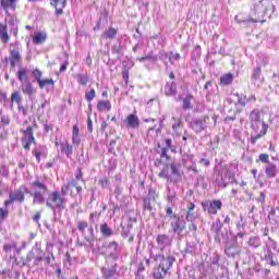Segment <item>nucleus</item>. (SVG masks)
I'll return each mask as SVG.
<instances>
[{"label":"nucleus","mask_w":279,"mask_h":279,"mask_svg":"<svg viewBox=\"0 0 279 279\" xmlns=\"http://www.w3.org/2000/svg\"><path fill=\"white\" fill-rule=\"evenodd\" d=\"M191 99H193L192 95H189L187 97L184 98V100H183V109L184 110H191V108H193L191 106Z\"/></svg>","instance_id":"34"},{"label":"nucleus","mask_w":279,"mask_h":279,"mask_svg":"<svg viewBox=\"0 0 279 279\" xmlns=\"http://www.w3.org/2000/svg\"><path fill=\"white\" fill-rule=\"evenodd\" d=\"M238 104H240V106H245V97L239 98Z\"/></svg>","instance_id":"61"},{"label":"nucleus","mask_w":279,"mask_h":279,"mask_svg":"<svg viewBox=\"0 0 279 279\" xmlns=\"http://www.w3.org/2000/svg\"><path fill=\"white\" fill-rule=\"evenodd\" d=\"M9 245L11 246V250H15L17 254L21 252V250H19V245L16 244V242H11Z\"/></svg>","instance_id":"51"},{"label":"nucleus","mask_w":279,"mask_h":279,"mask_svg":"<svg viewBox=\"0 0 279 279\" xmlns=\"http://www.w3.org/2000/svg\"><path fill=\"white\" fill-rule=\"evenodd\" d=\"M76 180H82V170H78V173L76 174Z\"/></svg>","instance_id":"64"},{"label":"nucleus","mask_w":279,"mask_h":279,"mask_svg":"<svg viewBox=\"0 0 279 279\" xmlns=\"http://www.w3.org/2000/svg\"><path fill=\"white\" fill-rule=\"evenodd\" d=\"M240 252L241 251H239L236 247H228L225 250V254H227V256H231L232 258H234L236 254H240Z\"/></svg>","instance_id":"31"},{"label":"nucleus","mask_w":279,"mask_h":279,"mask_svg":"<svg viewBox=\"0 0 279 279\" xmlns=\"http://www.w3.org/2000/svg\"><path fill=\"white\" fill-rule=\"evenodd\" d=\"M3 250L7 254H10V252H12V246H10V244H4Z\"/></svg>","instance_id":"57"},{"label":"nucleus","mask_w":279,"mask_h":279,"mask_svg":"<svg viewBox=\"0 0 279 279\" xmlns=\"http://www.w3.org/2000/svg\"><path fill=\"white\" fill-rule=\"evenodd\" d=\"M66 66H69V63L65 62L60 66V73H64V71H66Z\"/></svg>","instance_id":"59"},{"label":"nucleus","mask_w":279,"mask_h":279,"mask_svg":"<svg viewBox=\"0 0 279 279\" xmlns=\"http://www.w3.org/2000/svg\"><path fill=\"white\" fill-rule=\"evenodd\" d=\"M11 101H16L17 106H21V94H19V92L13 93L11 96Z\"/></svg>","instance_id":"38"},{"label":"nucleus","mask_w":279,"mask_h":279,"mask_svg":"<svg viewBox=\"0 0 279 279\" xmlns=\"http://www.w3.org/2000/svg\"><path fill=\"white\" fill-rule=\"evenodd\" d=\"M193 210H195V204L194 203H190L187 205V211H193Z\"/></svg>","instance_id":"60"},{"label":"nucleus","mask_w":279,"mask_h":279,"mask_svg":"<svg viewBox=\"0 0 279 279\" xmlns=\"http://www.w3.org/2000/svg\"><path fill=\"white\" fill-rule=\"evenodd\" d=\"M126 124L129 128H132L133 130H136L138 125H141V122L138 120V116L132 113L126 117Z\"/></svg>","instance_id":"14"},{"label":"nucleus","mask_w":279,"mask_h":279,"mask_svg":"<svg viewBox=\"0 0 279 279\" xmlns=\"http://www.w3.org/2000/svg\"><path fill=\"white\" fill-rule=\"evenodd\" d=\"M185 219L186 221H195V215H193V211H187Z\"/></svg>","instance_id":"49"},{"label":"nucleus","mask_w":279,"mask_h":279,"mask_svg":"<svg viewBox=\"0 0 279 279\" xmlns=\"http://www.w3.org/2000/svg\"><path fill=\"white\" fill-rule=\"evenodd\" d=\"M172 130L175 136H182V132H184L182 120H177V123L172 125Z\"/></svg>","instance_id":"22"},{"label":"nucleus","mask_w":279,"mask_h":279,"mask_svg":"<svg viewBox=\"0 0 279 279\" xmlns=\"http://www.w3.org/2000/svg\"><path fill=\"white\" fill-rule=\"evenodd\" d=\"M154 260H156L157 263L159 262V266L153 272V278L165 279V277L169 272V269L173 267V263H175V257L173 256L165 257L163 255L159 254L154 256Z\"/></svg>","instance_id":"2"},{"label":"nucleus","mask_w":279,"mask_h":279,"mask_svg":"<svg viewBox=\"0 0 279 279\" xmlns=\"http://www.w3.org/2000/svg\"><path fill=\"white\" fill-rule=\"evenodd\" d=\"M271 7H274V4H271L269 0H262L255 3L250 21H252V23H262L263 19H265L267 10H269Z\"/></svg>","instance_id":"3"},{"label":"nucleus","mask_w":279,"mask_h":279,"mask_svg":"<svg viewBox=\"0 0 279 279\" xmlns=\"http://www.w3.org/2000/svg\"><path fill=\"white\" fill-rule=\"evenodd\" d=\"M144 210H148V213H151V210H154V207H151V199L144 198Z\"/></svg>","instance_id":"35"},{"label":"nucleus","mask_w":279,"mask_h":279,"mask_svg":"<svg viewBox=\"0 0 279 279\" xmlns=\"http://www.w3.org/2000/svg\"><path fill=\"white\" fill-rule=\"evenodd\" d=\"M109 247H110L111 250H117V242H111V243L109 244Z\"/></svg>","instance_id":"62"},{"label":"nucleus","mask_w":279,"mask_h":279,"mask_svg":"<svg viewBox=\"0 0 279 279\" xmlns=\"http://www.w3.org/2000/svg\"><path fill=\"white\" fill-rule=\"evenodd\" d=\"M45 40H47V34L45 33H37L33 38L34 45H40L41 43H45Z\"/></svg>","instance_id":"24"},{"label":"nucleus","mask_w":279,"mask_h":279,"mask_svg":"<svg viewBox=\"0 0 279 279\" xmlns=\"http://www.w3.org/2000/svg\"><path fill=\"white\" fill-rule=\"evenodd\" d=\"M265 173L267 178H276L278 173V167L276 166V163H268L265 169Z\"/></svg>","instance_id":"16"},{"label":"nucleus","mask_w":279,"mask_h":279,"mask_svg":"<svg viewBox=\"0 0 279 279\" xmlns=\"http://www.w3.org/2000/svg\"><path fill=\"white\" fill-rule=\"evenodd\" d=\"M221 228H223V225H221L220 220H217L216 222L213 223L211 226V232H215V234H219L221 232Z\"/></svg>","instance_id":"29"},{"label":"nucleus","mask_w":279,"mask_h":279,"mask_svg":"<svg viewBox=\"0 0 279 279\" xmlns=\"http://www.w3.org/2000/svg\"><path fill=\"white\" fill-rule=\"evenodd\" d=\"M122 65L128 69H132V66H134V63L132 61H123Z\"/></svg>","instance_id":"50"},{"label":"nucleus","mask_w":279,"mask_h":279,"mask_svg":"<svg viewBox=\"0 0 279 279\" xmlns=\"http://www.w3.org/2000/svg\"><path fill=\"white\" fill-rule=\"evenodd\" d=\"M19 110L22 112V114H24V117L27 116V109H25V107L19 105Z\"/></svg>","instance_id":"58"},{"label":"nucleus","mask_w":279,"mask_h":279,"mask_svg":"<svg viewBox=\"0 0 279 279\" xmlns=\"http://www.w3.org/2000/svg\"><path fill=\"white\" fill-rule=\"evenodd\" d=\"M10 60L21 62V52L19 51V49H13L10 51Z\"/></svg>","instance_id":"30"},{"label":"nucleus","mask_w":279,"mask_h":279,"mask_svg":"<svg viewBox=\"0 0 279 279\" xmlns=\"http://www.w3.org/2000/svg\"><path fill=\"white\" fill-rule=\"evenodd\" d=\"M233 80H234V75L232 73H228L220 78V84H222V86H228L232 84Z\"/></svg>","instance_id":"23"},{"label":"nucleus","mask_w":279,"mask_h":279,"mask_svg":"<svg viewBox=\"0 0 279 279\" xmlns=\"http://www.w3.org/2000/svg\"><path fill=\"white\" fill-rule=\"evenodd\" d=\"M259 160H260V162H264V163H266V165H269L270 162H269V155H267V154H260L259 155Z\"/></svg>","instance_id":"45"},{"label":"nucleus","mask_w":279,"mask_h":279,"mask_svg":"<svg viewBox=\"0 0 279 279\" xmlns=\"http://www.w3.org/2000/svg\"><path fill=\"white\" fill-rule=\"evenodd\" d=\"M87 130L88 132H93V120H90V118L87 120Z\"/></svg>","instance_id":"55"},{"label":"nucleus","mask_w":279,"mask_h":279,"mask_svg":"<svg viewBox=\"0 0 279 279\" xmlns=\"http://www.w3.org/2000/svg\"><path fill=\"white\" fill-rule=\"evenodd\" d=\"M250 123L251 129L254 132L251 134V143L256 145V141H258V138H263V136L267 134L269 126L265 122L260 121V111H258V109H254L250 113Z\"/></svg>","instance_id":"1"},{"label":"nucleus","mask_w":279,"mask_h":279,"mask_svg":"<svg viewBox=\"0 0 279 279\" xmlns=\"http://www.w3.org/2000/svg\"><path fill=\"white\" fill-rule=\"evenodd\" d=\"M157 245L159 250H165V247H170L171 243H173V240L167 235V234H159L156 238Z\"/></svg>","instance_id":"9"},{"label":"nucleus","mask_w":279,"mask_h":279,"mask_svg":"<svg viewBox=\"0 0 279 279\" xmlns=\"http://www.w3.org/2000/svg\"><path fill=\"white\" fill-rule=\"evenodd\" d=\"M221 206H223L221 201H213L205 207V210H207L209 215H217V211L221 210Z\"/></svg>","instance_id":"12"},{"label":"nucleus","mask_w":279,"mask_h":279,"mask_svg":"<svg viewBox=\"0 0 279 279\" xmlns=\"http://www.w3.org/2000/svg\"><path fill=\"white\" fill-rule=\"evenodd\" d=\"M207 119H208V117H205L199 120H193L191 122L192 130H194V132H196V134H199V132H204V130H206V128H208L207 122H206Z\"/></svg>","instance_id":"8"},{"label":"nucleus","mask_w":279,"mask_h":279,"mask_svg":"<svg viewBox=\"0 0 279 279\" xmlns=\"http://www.w3.org/2000/svg\"><path fill=\"white\" fill-rule=\"evenodd\" d=\"M50 5L56 9L57 16L63 14L64 8H66V0H50Z\"/></svg>","instance_id":"11"},{"label":"nucleus","mask_w":279,"mask_h":279,"mask_svg":"<svg viewBox=\"0 0 279 279\" xmlns=\"http://www.w3.org/2000/svg\"><path fill=\"white\" fill-rule=\"evenodd\" d=\"M50 130H53V126L45 124V132H49Z\"/></svg>","instance_id":"63"},{"label":"nucleus","mask_w":279,"mask_h":279,"mask_svg":"<svg viewBox=\"0 0 279 279\" xmlns=\"http://www.w3.org/2000/svg\"><path fill=\"white\" fill-rule=\"evenodd\" d=\"M77 82H80L82 86H86V84H88V75L78 74Z\"/></svg>","instance_id":"36"},{"label":"nucleus","mask_w":279,"mask_h":279,"mask_svg":"<svg viewBox=\"0 0 279 279\" xmlns=\"http://www.w3.org/2000/svg\"><path fill=\"white\" fill-rule=\"evenodd\" d=\"M248 245L251 247H260V239H258L256 236L250 238Z\"/></svg>","instance_id":"33"},{"label":"nucleus","mask_w":279,"mask_h":279,"mask_svg":"<svg viewBox=\"0 0 279 279\" xmlns=\"http://www.w3.org/2000/svg\"><path fill=\"white\" fill-rule=\"evenodd\" d=\"M72 143L80 145V135H72Z\"/></svg>","instance_id":"54"},{"label":"nucleus","mask_w":279,"mask_h":279,"mask_svg":"<svg viewBox=\"0 0 279 279\" xmlns=\"http://www.w3.org/2000/svg\"><path fill=\"white\" fill-rule=\"evenodd\" d=\"M116 36H117V29L113 27H110L102 33L101 38L112 40V38H116Z\"/></svg>","instance_id":"21"},{"label":"nucleus","mask_w":279,"mask_h":279,"mask_svg":"<svg viewBox=\"0 0 279 279\" xmlns=\"http://www.w3.org/2000/svg\"><path fill=\"white\" fill-rule=\"evenodd\" d=\"M0 40L3 45L10 43V35L8 34V24L0 23Z\"/></svg>","instance_id":"13"},{"label":"nucleus","mask_w":279,"mask_h":279,"mask_svg":"<svg viewBox=\"0 0 279 279\" xmlns=\"http://www.w3.org/2000/svg\"><path fill=\"white\" fill-rule=\"evenodd\" d=\"M14 202H20V203L25 202V194H23L22 191L11 192L9 194V199L4 202V206L8 207L10 206V204H14Z\"/></svg>","instance_id":"7"},{"label":"nucleus","mask_w":279,"mask_h":279,"mask_svg":"<svg viewBox=\"0 0 279 279\" xmlns=\"http://www.w3.org/2000/svg\"><path fill=\"white\" fill-rule=\"evenodd\" d=\"M87 101H93L95 99V89H90L88 93L85 95Z\"/></svg>","instance_id":"46"},{"label":"nucleus","mask_w":279,"mask_h":279,"mask_svg":"<svg viewBox=\"0 0 279 279\" xmlns=\"http://www.w3.org/2000/svg\"><path fill=\"white\" fill-rule=\"evenodd\" d=\"M122 77H123L125 84H128V82L130 81V71L123 70L122 71Z\"/></svg>","instance_id":"47"},{"label":"nucleus","mask_w":279,"mask_h":279,"mask_svg":"<svg viewBox=\"0 0 279 279\" xmlns=\"http://www.w3.org/2000/svg\"><path fill=\"white\" fill-rule=\"evenodd\" d=\"M175 90H177V87H175V83H173V82L172 83H168L165 86V93L168 96L175 95Z\"/></svg>","instance_id":"25"},{"label":"nucleus","mask_w":279,"mask_h":279,"mask_svg":"<svg viewBox=\"0 0 279 279\" xmlns=\"http://www.w3.org/2000/svg\"><path fill=\"white\" fill-rule=\"evenodd\" d=\"M16 1L19 0H0V5L2 10H16Z\"/></svg>","instance_id":"15"},{"label":"nucleus","mask_w":279,"mask_h":279,"mask_svg":"<svg viewBox=\"0 0 279 279\" xmlns=\"http://www.w3.org/2000/svg\"><path fill=\"white\" fill-rule=\"evenodd\" d=\"M21 88L24 95H28V97H32V95H34V86L29 81L26 83H22Z\"/></svg>","instance_id":"18"},{"label":"nucleus","mask_w":279,"mask_h":279,"mask_svg":"<svg viewBox=\"0 0 279 279\" xmlns=\"http://www.w3.org/2000/svg\"><path fill=\"white\" fill-rule=\"evenodd\" d=\"M39 88H45V86H53V78H45L38 82Z\"/></svg>","instance_id":"32"},{"label":"nucleus","mask_w":279,"mask_h":279,"mask_svg":"<svg viewBox=\"0 0 279 279\" xmlns=\"http://www.w3.org/2000/svg\"><path fill=\"white\" fill-rule=\"evenodd\" d=\"M201 165H203V167H210V161L208 159H201Z\"/></svg>","instance_id":"56"},{"label":"nucleus","mask_w":279,"mask_h":279,"mask_svg":"<svg viewBox=\"0 0 279 279\" xmlns=\"http://www.w3.org/2000/svg\"><path fill=\"white\" fill-rule=\"evenodd\" d=\"M17 80H20L21 84H25L29 82V76L27 75V69L20 68L17 71Z\"/></svg>","instance_id":"17"},{"label":"nucleus","mask_w":279,"mask_h":279,"mask_svg":"<svg viewBox=\"0 0 279 279\" xmlns=\"http://www.w3.org/2000/svg\"><path fill=\"white\" fill-rule=\"evenodd\" d=\"M8 209L0 208V221H4L8 218Z\"/></svg>","instance_id":"43"},{"label":"nucleus","mask_w":279,"mask_h":279,"mask_svg":"<svg viewBox=\"0 0 279 279\" xmlns=\"http://www.w3.org/2000/svg\"><path fill=\"white\" fill-rule=\"evenodd\" d=\"M97 109L99 112H104V110L110 112V110H112V105L108 100H99L97 104Z\"/></svg>","instance_id":"19"},{"label":"nucleus","mask_w":279,"mask_h":279,"mask_svg":"<svg viewBox=\"0 0 279 279\" xmlns=\"http://www.w3.org/2000/svg\"><path fill=\"white\" fill-rule=\"evenodd\" d=\"M180 60V53H173L171 52L169 56V61L171 62V64H173L174 61Z\"/></svg>","instance_id":"44"},{"label":"nucleus","mask_w":279,"mask_h":279,"mask_svg":"<svg viewBox=\"0 0 279 279\" xmlns=\"http://www.w3.org/2000/svg\"><path fill=\"white\" fill-rule=\"evenodd\" d=\"M159 178L169 179V166H166L160 172Z\"/></svg>","instance_id":"40"},{"label":"nucleus","mask_w":279,"mask_h":279,"mask_svg":"<svg viewBox=\"0 0 279 279\" xmlns=\"http://www.w3.org/2000/svg\"><path fill=\"white\" fill-rule=\"evenodd\" d=\"M100 232H101L102 236H112V229H110V227H108V223H102L100 226Z\"/></svg>","instance_id":"26"},{"label":"nucleus","mask_w":279,"mask_h":279,"mask_svg":"<svg viewBox=\"0 0 279 279\" xmlns=\"http://www.w3.org/2000/svg\"><path fill=\"white\" fill-rule=\"evenodd\" d=\"M170 169L173 175H177L178 178H180V168L178 167V165L171 163Z\"/></svg>","instance_id":"41"},{"label":"nucleus","mask_w":279,"mask_h":279,"mask_svg":"<svg viewBox=\"0 0 279 279\" xmlns=\"http://www.w3.org/2000/svg\"><path fill=\"white\" fill-rule=\"evenodd\" d=\"M72 136H80V128L77 125L73 126Z\"/></svg>","instance_id":"52"},{"label":"nucleus","mask_w":279,"mask_h":279,"mask_svg":"<svg viewBox=\"0 0 279 279\" xmlns=\"http://www.w3.org/2000/svg\"><path fill=\"white\" fill-rule=\"evenodd\" d=\"M268 217L270 221H275L276 223H279V207L271 209Z\"/></svg>","instance_id":"27"},{"label":"nucleus","mask_w":279,"mask_h":279,"mask_svg":"<svg viewBox=\"0 0 279 279\" xmlns=\"http://www.w3.org/2000/svg\"><path fill=\"white\" fill-rule=\"evenodd\" d=\"M33 75H34L37 84L43 80V72H40V70H38V69H35L33 71Z\"/></svg>","instance_id":"39"},{"label":"nucleus","mask_w":279,"mask_h":279,"mask_svg":"<svg viewBox=\"0 0 279 279\" xmlns=\"http://www.w3.org/2000/svg\"><path fill=\"white\" fill-rule=\"evenodd\" d=\"M171 228L175 234H182L186 228V221L182 218H174V221L171 222Z\"/></svg>","instance_id":"10"},{"label":"nucleus","mask_w":279,"mask_h":279,"mask_svg":"<svg viewBox=\"0 0 279 279\" xmlns=\"http://www.w3.org/2000/svg\"><path fill=\"white\" fill-rule=\"evenodd\" d=\"M47 193V185L40 181L31 183V196L33 197V204H45V195Z\"/></svg>","instance_id":"5"},{"label":"nucleus","mask_w":279,"mask_h":279,"mask_svg":"<svg viewBox=\"0 0 279 279\" xmlns=\"http://www.w3.org/2000/svg\"><path fill=\"white\" fill-rule=\"evenodd\" d=\"M77 186H80V185L77 184V182L75 180H73V181L69 182L66 185H63L61 187V194L68 195L70 189H77Z\"/></svg>","instance_id":"20"},{"label":"nucleus","mask_w":279,"mask_h":279,"mask_svg":"<svg viewBox=\"0 0 279 279\" xmlns=\"http://www.w3.org/2000/svg\"><path fill=\"white\" fill-rule=\"evenodd\" d=\"M32 143H35L34 138V129L28 126L25 131H23L22 145L26 151H29V146Z\"/></svg>","instance_id":"6"},{"label":"nucleus","mask_w":279,"mask_h":279,"mask_svg":"<svg viewBox=\"0 0 279 279\" xmlns=\"http://www.w3.org/2000/svg\"><path fill=\"white\" fill-rule=\"evenodd\" d=\"M146 198L151 199V202H156V199H158V194L156 193V190L150 189Z\"/></svg>","instance_id":"37"},{"label":"nucleus","mask_w":279,"mask_h":279,"mask_svg":"<svg viewBox=\"0 0 279 279\" xmlns=\"http://www.w3.org/2000/svg\"><path fill=\"white\" fill-rule=\"evenodd\" d=\"M253 80H259L260 77V68H256L252 75Z\"/></svg>","instance_id":"48"},{"label":"nucleus","mask_w":279,"mask_h":279,"mask_svg":"<svg viewBox=\"0 0 279 279\" xmlns=\"http://www.w3.org/2000/svg\"><path fill=\"white\" fill-rule=\"evenodd\" d=\"M66 198H64V195H62V193L60 194L58 191L51 192L46 199L47 208L52 209L53 213H56V210H64Z\"/></svg>","instance_id":"4"},{"label":"nucleus","mask_w":279,"mask_h":279,"mask_svg":"<svg viewBox=\"0 0 279 279\" xmlns=\"http://www.w3.org/2000/svg\"><path fill=\"white\" fill-rule=\"evenodd\" d=\"M61 151L69 157L71 154H73V146L69 145V142H65L61 145Z\"/></svg>","instance_id":"28"},{"label":"nucleus","mask_w":279,"mask_h":279,"mask_svg":"<svg viewBox=\"0 0 279 279\" xmlns=\"http://www.w3.org/2000/svg\"><path fill=\"white\" fill-rule=\"evenodd\" d=\"M1 123H3V125H10V119L3 116L1 117Z\"/></svg>","instance_id":"53"},{"label":"nucleus","mask_w":279,"mask_h":279,"mask_svg":"<svg viewBox=\"0 0 279 279\" xmlns=\"http://www.w3.org/2000/svg\"><path fill=\"white\" fill-rule=\"evenodd\" d=\"M77 228H78L80 232H84V230H86V228H88V222L78 221L77 222Z\"/></svg>","instance_id":"42"}]
</instances>
